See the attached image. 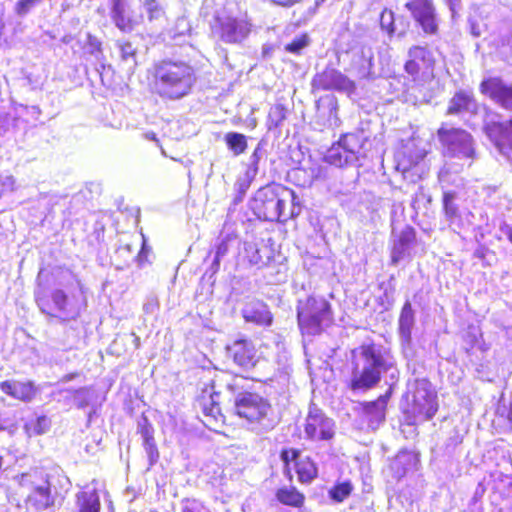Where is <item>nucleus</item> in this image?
Here are the masks:
<instances>
[{"mask_svg":"<svg viewBox=\"0 0 512 512\" xmlns=\"http://www.w3.org/2000/svg\"><path fill=\"white\" fill-rule=\"evenodd\" d=\"M196 81L194 68L184 61L161 59L146 71L149 93L164 101H177L188 96Z\"/></svg>","mask_w":512,"mask_h":512,"instance_id":"f257e3e1","label":"nucleus"},{"mask_svg":"<svg viewBox=\"0 0 512 512\" xmlns=\"http://www.w3.org/2000/svg\"><path fill=\"white\" fill-rule=\"evenodd\" d=\"M296 200L293 189L272 181L255 191L249 207L261 221L286 223L301 213V206Z\"/></svg>","mask_w":512,"mask_h":512,"instance_id":"f03ea898","label":"nucleus"},{"mask_svg":"<svg viewBox=\"0 0 512 512\" xmlns=\"http://www.w3.org/2000/svg\"><path fill=\"white\" fill-rule=\"evenodd\" d=\"M351 378L348 388L352 391H367L381 380L382 372L391 368L380 347L374 342L363 343L350 351Z\"/></svg>","mask_w":512,"mask_h":512,"instance_id":"7ed1b4c3","label":"nucleus"},{"mask_svg":"<svg viewBox=\"0 0 512 512\" xmlns=\"http://www.w3.org/2000/svg\"><path fill=\"white\" fill-rule=\"evenodd\" d=\"M296 309L302 335H319L334 321L332 305L323 295L311 294L298 300Z\"/></svg>","mask_w":512,"mask_h":512,"instance_id":"20e7f679","label":"nucleus"},{"mask_svg":"<svg viewBox=\"0 0 512 512\" xmlns=\"http://www.w3.org/2000/svg\"><path fill=\"white\" fill-rule=\"evenodd\" d=\"M406 403L402 407L403 424L414 426L418 421L431 420L439 409L437 393L429 387H417L406 394Z\"/></svg>","mask_w":512,"mask_h":512,"instance_id":"39448f33","label":"nucleus"},{"mask_svg":"<svg viewBox=\"0 0 512 512\" xmlns=\"http://www.w3.org/2000/svg\"><path fill=\"white\" fill-rule=\"evenodd\" d=\"M435 65L436 59L426 46L414 45L408 50L404 71L414 84L424 86L435 79Z\"/></svg>","mask_w":512,"mask_h":512,"instance_id":"423d86ee","label":"nucleus"},{"mask_svg":"<svg viewBox=\"0 0 512 512\" xmlns=\"http://www.w3.org/2000/svg\"><path fill=\"white\" fill-rule=\"evenodd\" d=\"M438 140L450 157L473 159L476 155L474 138L470 132L460 127H447L442 124L437 129Z\"/></svg>","mask_w":512,"mask_h":512,"instance_id":"0eeeda50","label":"nucleus"},{"mask_svg":"<svg viewBox=\"0 0 512 512\" xmlns=\"http://www.w3.org/2000/svg\"><path fill=\"white\" fill-rule=\"evenodd\" d=\"M36 302L42 313L58 318L62 323L76 320L81 314V306L71 302L61 289H55L49 295L39 296Z\"/></svg>","mask_w":512,"mask_h":512,"instance_id":"6e6552de","label":"nucleus"},{"mask_svg":"<svg viewBox=\"0 0 512 512\" xmlns=\"http://www.w3.org/2000/svg\"><path fill=\"white\" fill-rule=\"evenodd\" d=\"M211 28L224 43L238 44L249 36L252 31V24L246 13L240 18L218 14L214 16V23Z\"/></svg>","mask_w":512,"mask_h":512,"instance_id":"1a4fd4ad","label":"nucleus"},{"mask_svg":"<svg viewBox=\"0 0 512 512\" xmlns=\"http://www.w3.org/2000/svg\"><path fill=\"white\" fill-rule=\"evenodd\" d=\"M279 456L286 472L290 473L293 464L300 484L309 485L318 478L319 469L316 462L310 456L301 457L300 449L285 447L281 449Z\"/></svg>","mask_w":512,"mask_h":512,"instance_id":"9d476101","label":"nucleus"},{"mask_svg":"<svg viewBox=\"0 0 512 512\" xmlns=\"http://www.w3.org/2000/svg\"><path fill=\"white\" fill-rule=\"evenodd\" d=\"M303 429L305 439L311 442H329L336 435L334 420L315 405L309 407Z\"/></svg>","mask_w":512,"mask_h":512,"instance_id":"9b49d317","label":"nucleus"},{"mask_svg":"<svg viewBox=\"0 0 512 512\" xmlns=\"http://www.w3.org/2000/svg\"><path fill=\"white\" fill-rule=\"evenodd\" d=\"M404 7L425 35L437 36L440 33L441 20L433 0H409Z\"/></svg>","mask_w":512,"mask_h":512,"instance_id":"f8f14e48","label":"nucleus"},{"mask_svg":"<svg viewBox=\"0 0 512 512\" xmlns=\"http://www.w3.org/2000/svg\"><path fill=\"white\" fill-rule=\"evenodd\" d=\"M215 396H218V393L215 391L214 381L211 380L204 384L195 401L202 411L203 424L210 430L217 432L225 425V416L219 403L215 400Z\"/></svg>","mask_w":512,"mask_h":512,"instance_id":"ddd939ff","label":"nucleus"},{"mask_svg":"<svg viewBox=\"0 0 512 512\" xmlns=\"http://www.w3.org/2000/svg\"><path fill=\"white\" fill-rule=\"evenodd\" d=\"M234 409L238 417L256 423L268 415L271 405L257 393L243 392L235 398Z\"/></svg>","mask_w":512,"mask_h":512,"instance_id":"4468645a","label":"nucleus"},{"mask_svg":"<svg viewBox=\"0 0 512 512\" xmlns=\"http://www.w3.org/2000/svg\"><path fill=\"white\" fill-rule=\"evenodd\" d=\"M479 91L502 109L512 112L511 83H507L499 76L487 77L481 81Z\"/></svg>","mask_w":512,"mask_h":512,"instance_id":"2eb2a0df","label":"nucleus"},{"mask_svg":"<svg viewBox=\"0 0 512 512\" xmlns=\"http://www.w3.org/2000/svg\"><path fill=\"white\" fill-rule=\"evenodd\" d=\"M314 85L323 91H339L352 94L356 90V84L340 71L326 68L314 78Z\"/></svg>","mask_w":512,"mask_h":512,"instance_id":"dca6fc26","label":"nucleus"},{"mask_svg":"<svg viewBox=\"0 0 512 512\" xmlns=\"http://www.w3.org/2000/svg\"><path fill=\"white\" fill-rule=\"evenodd\" d=\"M225 350L233 362L244 369L254 368L258 362L255 346L247 338L233 340L226 345Z\"/></svg>","mask_w":512,"mask_h":512,"instance_id":"f3484780","label":"nucleus"},{"mask_svg":"<svg viewBox=\"0 0 512 512\" xmlns=\"http://www.w3.org/2000/svg\"><path fill=\"white\" fill-rule=\"evenodd\" d=\"M110 1V18L113 24L123 33L133 31L143 20L140 13L130 10L125 0Z\"/></svg>","mask_w":512,"mask_h":512,"instance_id":"a211bd4d","label":"nucleus"},{"mask_svg":"<svg viewBox=\"0 0 512 512\" xmlns=\"http://www.w3.org/2000/svg\"><path fill=\"white\" fill-rule=\"evenodd\" d=\"M0 390L20 402L29 403L35 399L38 389L33 381L5 380L0 382Z\"/></svg>","mask_w":512,"mask_h":512,"instance_id":"6ab92c4d","label":"nucleus"},{"mask_svg":"<svg viewBox=\"0 0 512 512\" xmlns=\"http://www.w3.org/2000/svg\"><path fill=\"white\" fill-rule=\"evenodd\" d=\"M380 28L389 36L393 37L398 35L404 37L410 30V21L404 16L400 15L396 18L395 13L392 9H382L379 17Z\"/></svg>","mask_w":512,"mask_h":512,"instance_id":"aec40b11","label":"nucleus"},{"mask_svg":"<svg viewBox=\"0 0 512 512\" xmlns=\"http://www.w3.org/2000/svg\"><path fill=\"white\" fill-rule=\"evenodd\" d=\"M420 463V454L407 449L400 450L390 463V470L398 480L407 475L408 472L417 469Z\"/></svg>","mask_w":512,"mask_h":512,"instance_id":"412c9836","label":"nucleus"},{"mask_svg":"<svg viewBox=\"0 0 512 512\" xmlns=\"http://www.w3.org/2000/svg\"><path fill=\"white\" fill-rule=\"evenodd\" d=\"M477 101L471 92L465 90L456 91L448 101L445 114L459 116L468 112H476Z\"/></svg>","mask_w":512,"mask_h":512,"instance_id":"4be33fe9","label":"nucleus"},{"mask_svg":"<svg viewBox=\"0 0 512 512\" xmlns=\"http://www.w3.org/2000/svg\"><path fill=\"white\" fill-rule=\"evenodd\" d=\"M392 393L393 388L389 387L388 390L377 399L361 404L362 412L369 421L379 424L385 420L388 402Z\"/></svg>","mask_w":512,"mask_h":512,"instance_id":"5701e85b","label":"nucleus"},{"mask_svg":"<svg viewBox=\"0 0 512 512\" xmlns=\"http://www.w3.org/2000/svg\"><path fill=\"white\" fill-rule=\"evenodd\" d=\"M242 317L246 322L259 326H270L273 323V314L266 303L260 300L248 303L242 310Z\"/></svg>","mask_w":512,"mask_h":512,"instance_id":"b1692460","label":"nucleus"},{"mask_svg":"<svg viewBox=\"0 0 512 512\" xmlns=\"http://www.w3.org/2000/svg\"><path fill=\"white\" fill-rule=\"evenodd\" d=\"M416 241L414 227L405 226L395 238L391 248V264L396 265L407 253L409 247Z\"/></svg>","mask_w":512,"mask_h":512,"instance_id":"393cba45","label":"nucleus"},{"mask_svg":"<svg viewBox=\"0 0 512 512\" xmlns=\"http://www.w3.org/2000/svg\"><path fill=\"white\" fill-rule=\"evenodd\" d=\"M275 499L279 504L297 510H302L306 503L305 494L294 485L277 488Z\"/></svg>","mask_w":512,"mask_h":512,"instance_id":"a878e982","label":"nucleus"},{"mask_svg":"<svg viewBox=\"0 0 512 512\" xmlns=\"http://www.w3.org/2000/svg\"><path fill=\"white\" fill-rule=\"evenodd\" d=\"M78 512H100L101 502L95 490L81 491L76 494Z\"/></svg>","mask_w":512,"mask_h":512,"instance_id":"bb28decb","label":"nucleus"},{"mask_svg":"<svg viewBox=\"0 0 512 512\" xmlns=\"http://www.w3.org/2000/svg\"><path fill=\"white\" fill-rule=\"evenodd\" d=\"M415 323L414 310L409 300H406L401 308L398 319L399 333L406 339L411 337L412 327Z\"/></svg>","mask_w":512,"mask_h":512,"instance_id":"cd10ccee","label":"nucleus"},{"mask_svg":"<svg viewBox=\"0 0 512 512\" xmlns=\"http://www.w3.org/2000/svg\"><path fill=\"white\" fill-rule=\"evenodd\" d=\"M353 160H355V158L352 155H349L348 151L344 150V148L337 142L331 145L325 155V161L336 167H344Z\"/></svg>","mask_w":512,"mask_h":512,"instance_id":"c85d7f7f","label":"nucleus"},{"mask_svg":"<svg viewBox=\"0 0 512 512\" xmlns=\"http://www.w3.org/2000/svg\"><path fill=\"white\" fill-rule=\"evenodd\" d=\"M28 502L38 511L45 510L54 504L49 489L44 487L35 488L28 497Z\"/></svg>","mask_w":512,"mask_h":512,"instance_id":"c756f323","label":"nucleus"},{"mask_svg":"<svg viewBox=\"0 0 512 512\" xmlns=\"http://www.w3.org/2000/svg\"><path fill=\"white\" fill-rule=\"evenodd\" d=\"M224 141L229 149L235 156H239L248 148L247 137L239 132H227L224 135Z\"/></svg>","mask_w":512,"mask_h":512,"instance_id":"7c9ffc66","label":"nucleus"},{"mask_svg":"<svg viewBox=\"0 0 512 512\" xmlns=\"http://www.w3.org/2000/svg\"><path fill=\"white\" fill-rule=\"evenodd\" d=\"M143 5L150 23L166 20V5L163 0H144Z\"/></svg>","mask_w":512,"mask_h":512,"instance_id":"2f4dec72","label":"nucleus"},{"mask_svg":"<svg viewBox=\"0 0 512 512\" xmlns=\"http://www.w3.org/2000/svg\"><path fill=\"white\" fill-rule=\"evenodd\" d=\"M354 487L350 480L336 482L328 491L329 498L334 502L341 503L352 493Z\"/></svg>","mask_w":512,"mask_h":512,"instance_id":"473e14b6","label":"nucleus"},{"mask_svg":"<svg viewBox=\"0 0 512 512\" xmlns=\"http://www.w3.org/2000/svg\"><path fill=\"white\" fill-rule=\"evenodd\" d=\"M337 143L340 144L344 150L348 151L349 155H352L354 158H356V154L362 146L360 136L357 133L352 132L341 135Z\"/></svg>","mask_w":512,"mask_h":512,"instance_id":"72a5a7b5","label":"nucleus"},{"mask_svg":"<svg viewBox=\"0 0 512 512\" xmlns=\"http://www.w3.org/2000/svg\"><path fill=\"white\" fill-rule=\"evenodd\" d=\"M455 193L452 191H446L443 194V211L447 219L452 220L459 216V210L457 205L454 203Z\"/></svg>","mask_w":512,"mask_h":512,"instance_id":"f704fd0d","label":"nucleus"},{"mask_svg":"<svg viewBox=\"0 0 512 512\" xmlns=\"http://www.w3.org/2000/svg\"><path fill=\"white\" fill-rule=\"evenodd\" d=\"M286 119V107L283 104L273 105L268 112V123L271 127H279Z\"/></svg>","mask_w":512,"mask_h":512,"instance_id":"c9c22d12","label":"nucleus"},{"mask_svg":"<svg viewBox=\"0 0 512 512\" xmlns=\"http://www.w3.org/2000/svg\"><path fill=\"white\" fill-rule=\"evenodd\" d=\"M418 164V158L414 159L410 153L404 152L399 156L396 168L403 174L404 177H406L407 173H409L412 169L417 168Z\"/></svg>","mask_w":512,"mask_h":512,"instance_id":"e433bc0d","label":"nucleus"},{"mask_svg":"<svg viewBox=\"0 0 512 512\" xmlns=\"http://www.w3.org/2000/svg\"><path fill=\"white\" fill-rule=\"evenodd\" d=\"M138 434L141 435L142 444L155 441L153 425L146 416L138 423Z\"/></svg>","mask_w":512,"mask_h":512,"instance_id":"4c0bfd02","label":"nucleus"},{"mask_svg":"<svg viewBox=\"0 0 512 512\" xmlns=\"http://www.w3.org/2000/svg\"><path fill=\"white\" fill-rule=\"evenodd\" d=\"M84 56H95L99 57L102 55V43L94 35L88 34L86 39V48L83 52Z\"/></svg>","mask_w":512,"mask_h":512,"instance_id":"58836bf2","label":"nucleus"},{"mask_svg":"<svg viewBox=\"0 0 512 512\" xmlns=\"http://www.w3.org/2000/svg\"><path fill=\"white\" fill-rule=\"evenodd\" d=\"M309 44V37L307 34H301L300 36L294 38L290 43L284 46L286 52L292 54H300L302 49H304Z\"/></svg>","mask_w":512,"mask_h":512,"instance_id":"ea45409f","label":"nucleus"},{"mask_svg":"<svg viewBox=\"0 0 512 512\" xmlns=\"http://www.w3.org/2000/svg\"><path fill=\"white\" fill-rule=\"evenodd\" d=\"M16 189V180L11 174L0 173V198Z\"/></svg>","mask_w":512,"mask_h":512,"instance_id":"a19ab883","label":"nucleus"},{"mask_svg":"<svg viewBox=\"0 0 512 512\" xmlns=\"http://www.w3.org/2000/svg\"><path fill=\"white\" fill-rule=\"evenodd\" d=\"M117 47L119 48L120 57L123 61L136 58L137 50L130 41H119Z\"/></svg>","mask_w":512,"mask_h":512,"instance_id":"79ce46f5","label":"nucleus"},{"mask_svg":"<svg viewBox=\"0 0 512 512\" xmlns=\"http://www.w3.org/2000/svg\"><path fill=\"white\" fill-rule=\"evenodd\" d=\"M142 445H143L144 450L148 456L149 468H151L154 465H156L160 459V452L158 450L156 441L148 442V443H145Z\"/></svg>","mask_w":512,"mask_h":512,"instance_id":"37998d69","label":"nucleus"},{"mask_svg":"<svg viewBox=\"0 0 512 512\" xmlns=\"http://www.w3.org/2000/svg\"><path fill=\"white\" fill-rule=\"evenodd\" d=\"M40 2H42V0H19L15 4V13L19 16H24Z\"/></svg>","mask_w":512,"mask_h":512,"instance_id":"c03bdc74","label":"nucleus"},{"mask_svg":"<svg viewBox=\"0 0 512 512\" xmlns=\"http://www.w3.org/2000/svg\"><path fill=\"white\" fill-rule=\"evenodd\" d=\"M228 252V241L222 240L217 246H216V253L214 258V265L219 266L221 258L225 256Z\"/></svg>","mask_w":512,"mask_h":512,"instance_id":"a18cd8bd","label":"nucleus"},{"mask_svg":"<svg viewBox=\"0 0 512 512\" xmlns=\"http://www.w3.org/2000/svg\"><path fill=\"white\" fill-rule=\"evenodd\" d=\"M270 1L278 6L291 7V6L301 2L302 0H270Z\"/></svg>","mask_w":512,"mask_h":512,"instance_id":"49530a36","label":"nucleus"},{"mask_svg":"<svg viewBox=\"0 0 512 512\" xmlns=\"http://www.w3.org/2000/svg\"><path fill=\"white\" fill-rule=\"evenodd\" d=\"M505 234H506L507 239L509 240V242L512 243V225L507 228Z\"/></svg>","mask_w":512,"mask_h":512,"instance_id":"de8ad7c7","label":"nucleus"},{"mask_svg":"<svg viewBox=\"0 0 512 512\" xmlns=\"http://www.w3.org/2000/svg\"><path fill=\"white\" fill-rule=\"evenodd\" d=\"M449 7L453 10L454 9V6L459 4L460 0H445Z\"/></svg>","mask_w":512,"mask_h":512,"instance_id":"09e8293b","label":"nucleus"},{"mask_svg":"<svg viewBox=\"0 0 512 512\" xmlns=\"http://www.w3.org/2000/svg\"><path fill=\"white\" fill-rule=\"evenodd\" d=\"M423 174H424V171H423V170H421V172H420V173H417V178H418V179H421V178L423 177Z\"/></svg>","mask_w":512,"mask_h":512,"instance_id":"8fccbe9b","label":"nucleus"},{"mask_svg":"<svg viewBox=\"0 0 512 512\" xmlns=\"http://www.w3.org/2000/svg\"><path fill=\"white\" fill-rule=\"evenodd\" d=\"M333 109H334L335 112L337 111V104L336 103L334 104Z\"/></svg>","mask_w":512,"mask_h":512,"instance_id":"3c124183","label":"nucleus"},{"mask_svg":"<svg viewBox=\"0 0 512 512\" xmlns=\"http://www.w3.org/2000/svg\"><path fill=\"white\" fill-rule=\"evenodd\" d=\"M144 248H145V243L143 242L141 252L144 250Z\"/></svg>","mask_w":512,"mask_h":512,"instance_id":"603ef678","label":"nucleus"}]
</instances>
